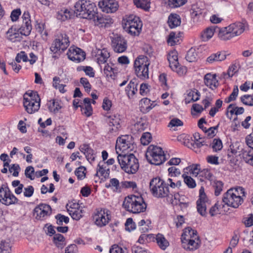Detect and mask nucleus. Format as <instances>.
Here are the masks:
<instances>
[{
  "label": "nucleus",
  "instance_id": "nucleus-1",
  "mask_svg": "<svg viewBox=\"0 0 253 253\" xmlns=\"http://www.w3.org/2000/svg\"><path fill=\"white\" fill-rule=\"evenodd\" d=\"M150 188L153 195L157 198L170 197L176 200L179 197L178 193H174L170 190L164 180L160 177L153 178L150 182Z\"/></svg>",
  "mask_w": 253,
  "mask_h": 253
},
{
  "label": "nucleus",
  "instance_id": "nucleus-2",
  "mask_svg": "<svg viewBox=\"0 0 253 253\" xmlns=\"http://www.w3.org/2000/svg\"><path fill=\"white\" fill-rule=\"evenodd\" d=\"M74 7V12L77 17L91 20L96 15V6L90 0H79L76 3Z\"/></svg>",
  "mask_w": 253,
  "mask_h": 253
},
{
  "label": "nucleus",
  "instance_id": "nucleus-3",
  "mask_svg": "<svg viewBox=\"0 0 253 253\" xmlns=\"http://www.w3.org/2000/svg\"><path fill=\"white\" fill-rule=\"evenodd\" d=\"M123 207L130 212L138 213L144 212L147 206L141 196L131 195L125 198Z\"/></svg>",
  "mask_w": 253,
  "mask_h": 253
},
{
  "label": "nucleus",
  "instance_id": "nucleus-4",
  "mask_svg": "<svg viewBox=\"0 0 253 253\" xmlns=\"http://www.w3.org/2000/svg\"><path fill=\"white\" fill-rule=\"evenodd\" d=\"M242 196H245L244 188L241 187L231 188L224 194L222 202L228 206L237 208L243 202Z\"/></svg>",
  "mask_w": 253,
  "mask_h": 253
},
{
  "label": "nucleus",
  "instance_id": "nucleus-5",
  "mask_svg": "<svg viewBox=\"0 0 253 253\" xmlns=\"http://www.w3.org/2000/svg\"><path fill=\"white\" fill-rule=\"evenodd\" d=\"M118 160L121 168L126 173H135L139 169L138 160L133 154H119Z\"/></svg>",
  "mask_w": 253,
  "mask_h": 253
},
{
  "label": "nucleus",
  "instance_id": "nucleus-6",
  "mask_svg": "<svg viewBox=\"0 0 253 253\" xmlns=\"http://www.w3.org/2000/svg\"><path fill=\"white\" fill-rule=\"evenodd\" d=\"M41 99L36 91L26 92L23 96V105L29 114L38 111L40 107Z\"/></svg>",
  "mask_w": 253,
  "mask_h": 253
},
{
  "label": "nucleus",
  "instance_id": "nucleus-7",
  "mask_svg": "<svg viewBox=\"0 0 253 253\" xmlns=\"http://www.w3.org/2000/svg\"><path fill=\"white\" fill-rule=\"evenodd\" d=\"M147 160L152 164L160 165L164 162L166 158L161 147L150 145L146 153Z\"/></svg>",
  "mask_w": 253,
  "mask_h": 253
},
{
  "label": "nucleus",
  "instance_id": "nucleus-8",
  "mask_svg": "<svg viewBox=\"0 0 253 253\" xmlns=\"http://www.w3.org/2000/svg\"><path fill=\"white\" fill-rule=\"evenodd\" d=\"M147 58L145 56H139L135 59L134 63L135 74L141 80L149 78V63Z\"/></svg>",
  "mask_w": 253,
  "mask_h": 253
},
{
  "label": "nucleus",
  "instance_id": "nucleus-9",
  "mask_svg": "<svg viewBox=\"0 0 253 253\" xmlns=\"http://www.w3.org/2000/svg\"><path fill=\"white\" fill-rule=\"evenodd\" d=\"M136 148L133 137L129 135H123L118 138L116 142V149L118 154V149L125 153V151H133Z\"/></svg>",
  "mask_w": 253,
  "mask_h": 253
},
{
  "label": "nucleus",
  "instance_id": "nucleus-10",
  "mask_svg": "<svg viewBox=\"0 0 253 253\" xmlns=\"http://www.w3.org/2000/svg\"><path fill=\"white\" fill-rule=\"evenodd\" d=\"M69 45V38L65 34H60L52 43L50 50L54 53L58 51L62 52L67 48Z\"/></svg>",
  "mask_w": 253,
  "mask_h": 253
},
{
  "label": "nucleus",
  "instance_id": "nucleus-11",
  "mask_svg": "<svg viewBox=\"0 0 253 253\" xmlns=\"http://www.w3.org/2000/svg\"><path fill=\"white\" fill-rule=\"evenodd\" d=\"M2 185L0 188V193L3 192V194L0 195V201L6 206L15 204L17 203L18 199L11 193L7 186Z\"/></svg>",
  "mask_w": 253,
  "mask_h": 253
},
{
  "label": "nucleus",
  "instance_id": "nucleus-12",
  "mask_svg": "<svg viewBox=\"0 0 253 253\" xmlns=\"http://www.w3.org/2000/svg\"><path fill=\"white\" fill-rule=\"evenodd\" d=\"M66 208L72 218L76 220H79L83 216L84 210L79 204L69 203L66 205Z\"/></svg>",
  "mask_w": 253,
  "mask_h": 253
},
{
  "label": "nucleus",
  "instance_id": "nucleus-13",
  "mask_svg": "<svg viewBox=\"0 0 253 253\" xmlns=\"http://www.w3.org/2000/svg\"><path fill=\"white\" fill-rule=\"evenodd\" d=\"M34 213L36 219L42 220L51 214V208L48 205L41 204L35 208Z\"/></svg>",
  "mask_w": 253,
  "mask_h": 253
},
{
  "label": "nucleus",
  "instance_id": "nucleus-14",
  "mask_svg": "<svg viewBox=\"0 0 253 253\" xmlns=\"http://www.w3.org/2000/svg\"><path fill=\"white\" fill-rule=\"evenodd\" d=\"M68 58L73 61L79 63L84 60L85 53L81 48L75 47H70L67 53Z\"/></svg>",
  "mask_w": 253,
  "mask_h": 253
},
{
  "label": "nucleus",
  "instance_id": "nucleus-15",
  "mask_svg": "<svg viewBox=\"0 0 253 253\" xmlns=\"http://www.w3.org/2000/svg\"><path fill=\"white\" fill-rule=\"evenodd\" d=\"M112 45L115 52L122 53L127 48V43L125 39L121 36L117 35L112 38Z\"/></svg>",
  "mask_w": 253,
  "mask_h": 253
},
{
  "label": "nucleus",
  "instance_id": "nucleus-16",
  "mask_svg": "<svg viewBox=\"0 0 253 253\" xmlns=\"http://www.w3.org/2000/svg\"><path fill=\"white\" fill-rule=\"evenodd\" d=\"M108 211L105 209L98 211L94 215V219L95 224L100 227L106 225L110 220V216Z\"/></svg>",
  "mask_w": 253,
  "mask_h": 253
},
{
  "label": "nucleus",
  "instance_id": "nucleus-17",
  "mask_svg": "<svg viewBox=\"0 0 253 253\" xmlns=\"http://www.w3.org/2000/svg\"><path fill=\"white\" fill-rule=\"evenodd\" d=\"M99 7L106 13H114L118 8V4L115 0H102L98 3Z\"/></svg>",
  "mask_w": 253,
  "mask_h": 253
},
{
  "label": "nucleus",
  "instance_id": "nucleus-18",
  "mask_svg": "<svg viewBox=\"0 0 253 253\" xmlns=\"http://www.w3.org/2000/svg\"><path fill=\"white\" fill-rule=\"evenodd\" d=\"M185 235L187 237L186 239L181 238L182 247L188 251H194L198 249L200 247L201 241L200 239L195 238L189 239V235Z\"/></svg>",
  "mask_w": 253,
  "mask_h": 253
},
{
  "label": "nucleus",
  "instance_id": "nucleus-19",
  "mask_svg": "<svg viewBox=\"0 0 253 253\" xmlns=\"http://www.w3.org/2000/svg\"><path fill=\"white\" fill-rule=\"evenodd\" d=\"M95 25L100 27H108L113 23V19L109 16L98 14L96 12L94 18L92 19Z\"/></svg>",
  "mask_w": 253,
  "mask_h": 253
},
{
  "label": "nucleus",
  "instance_id": "nucleus-20",
  "mask_svg": "<svg viewBox=\"0 0 253 253\" xmlns=\"http://www.w3.org/2000/svg\"><path fill=\"white\" fill-rule=\"evenodd\" d=\"M22 18L23 19V24L20 28V30H21V33L24 36H28L32 30L29 13L28 12H24Z\"/></svg>",
  "mask_w": 253,
  "mask_h": 253
},
{
  "label": "nucleus",
  "instance_id": "nucleus-21",
  "mask_svg": "<svg viewBox=\"0 0 253 253\" xmlns=\"http://www.w3.org/2000/svg\"><path fill=\"white\" fill-rule=\"evenodd\" d=\"M208 200L206 194L199 195V199L197 201V209L198 212L203 216H206L207 214V203Z\"/></svg>",
  "mask_w": 253,
  "mask_h": 253
},
{
  "label": "nucleus",
  "instance_id": "nucleus-22",
  "mask_svg": "<svg viewBox=\"0 0 253 253\" xmlns=\"http://www.w3.org/2000/svg\"><path fill=\"white\" fill-rule=\"evenodd\" d=\"M205 84L212 90L215 89L218 85V82L216 79V74H207L204 77Z\"/></svg>",
  "mask_w": 253,
  "mask_h": 253
},
{
  "label": "nucleus",
  "instance_id": "nucleus-23",
  "mask_svg": "<svg viewBox=\"0 0 253 253\" xmlns=\"http://www.w3.org/2000/svg\"><path fill=\"white\" fill-rule=\"evenodd\" d=\"M228 27L232 38L240 35L245 31V26L241 22L232 24Z\"/></svg>",
  "mask_w": 253,
  "mask_h": 253
},
{
  "label": "nucleus",
  "instance_id": "nucleus-24",
  "mask_svg": "<svg viewBox=\"0 0 253 253\" xmlns=\"http://www.w3.org/2000/svg\"><path fill=\"white\" fill-rule=\"evenodd\" d=\"M21 30L19 33L16 29L10 28L6 32V38L12 42H20L22 39Z\"/></svg>",
  "mask_w": 253,
  "mask_h": 253
},
{
  "label": "nucleus",
  "instance_id": "nucleus-25",
  "mask_svg": "<svg viewBox=\"0 0 253 253\" xmlns=\"http://www.w3.org/2000/svg\"><path fill=\"white\" fill-rule=\"evenodd\" d=\"M75 14L74 10L64 8L58 11L57 18L64 21L73 18Z\"/></svg>",
  "mask_w": 253,
  "mask_h": 253
},
{
  "label": "nucleus",
  "instance_id": "nucleus-26",
  "mask_svg": "<svg viewBox=\"0 0 253 253\" xmlns=\"http://www.w3.org/2000/svg\"><path fill=\"white\" fill-rule=\"evenodd\" d=\"M80 151L84 153L87 160L90 163L95 160V154L93 149H92L88 145L85 144H83L80 147Z\"/></svg>",
  "mask_w": 253,
  "mask_h": 253
},
{
  "label": "nucleus",
  "instance_id": "nucleus-27",
  "mask_svg": "<svg viewBox=\"0 0 253 253\" xmlns=\"http://www.w3.org/2000/svg\"><path fill=\"white\" fill-rule=\"evenodd\" d=\"M138 22H141L139 18L133 15H131L123 21V28H132L138 27Z\"/></svg>",
  "mask_w": 253,
  "mask_h": 253
},
{
  "label": "nucleus",
  "instance_id": "nucleus-28",
  "mask_svg": "<svg viewBox=\"0 0 253 253\" xmlns=\"http://www.w3.org/2000/svg\"><path fill=\"white\" fill-rule=\"evenodd\" d=\"M98 173H100L101 176L104 177L105 178L109 177L110 169L105 162L100 161L98 163L96 175H97Z\"/></svg>",
  "mask_w": 253,
  "mask_h": 253
},
{
  "label": "nucleus",
  "instance_id": "nucleus-29",
  "mask_svg": "<svg viewBox=\"0 0 253 253\" xmlns=\"http://www.w3.org/2000/svg\"><path fill=\"white\" fill-rule=\"evenodd\" d=\"M91 99L85 98L84 99V105L81 106L82 114L86 117H89L92 115V109L90 104Z\"/></svg>",
  "mask_w": 253,
  "mask_h": 253
},
{
  "label": "nucleus",
  "instance_id": "nucleus-30",
  "mask_svg": "<svg viewBox=\"0 0 253 253\" xmlns=\"http://www.w3.org/2000/svg\"><path fill=\"white\" fill-rule=\"evenodd\" d=\"M47 105L49 111L55 114L59 113L62 108V103L58 100H51L47 103Z\"/></svg>",
  "mask_w": 253,
  "mask_h": 253
},
{
  "label": "nucleus",
  "instance_id": "nucleus-31",
  "mask_svg": "<svg viewBox=\"0 0 253 253\" xmlns=\"http://www.w3.org/2000/svg\"><path fill=\"white\" fill-rule=\"evenodd\" d=\"M177 55V52L175 50L171 51L168 54V59L171 69H176V66L178 65Z\"/></svg>",
  "mask_w": 253,
  "mask_h": 253
},
{
  "label": "nucleus",
  "instance_id": "nucleus-32",
  "mask_svg": "<svg viewBox=\"0 0 253 253\" xmlns=\"http://www.w3.org/2000/svg\"><path fill=\"white\" fill-rule=\"evenodd\" d=\"M217 29H219V28L216 26L207 28L201 33V37L202 41L205 42L210 39Z\"/></svg>",
  "mask_w": 253,
  "mask_h": 253
},
{
  "label": "nucleus",
  "instance_id": "nucleus-33",
  "mask_svg": "<svg viewBox=\"0 0 253 253\" xmlns=\"http://www.w3.org/2000/svg\"><path fill=\"white\" fill-rule=\"evenodd\" d=\"M226 56L224 52H217L216 53L211 54L207 59V61L210 63L214 62L222 61L226 59Z\"/></svg>",
  "mask_w": 253,
  "mask_h": 253
},
{
  "label": "nucleus",
  "instance_id": "nucleus-34",
  "mask_svg": "<svg viewBox=\"0 0 253 253\" xmlns=\"http://www.w3.org/2000/svg\"><path fill=\"white\" fill-rule=\"evenodd\" d=\"M156 240L158 246L163 250H165L169 245V241L161 234H158L156 235Z\"/></svg>",
  "mask_w": 253,
  "mask_h": 253
},
{
  "label": "nucleus",
  "instance_id": "nucleus-35",
  "mask_svg": "<svg viewBox=\"0 0 253 253\" xmlns=\"http://www.w3.org/2000/svg\"><path fill=\"white\" fill-rule=\"evenodd\" d=\"M147 124L142 120L137 122L132 126L131 130L134 134L143 131L147 127Z\"/></svg>",
  "mask_w": 253,
  "mask_h": 253
},
{
  "label": "nucleus",
  "instance_id": "nucleus-36",
  "mask_svg": "<svg viewBox=\"0 0 253 253\" xmlns=\"http://www.w3.org/2000/svg\"><path fill=\"white\" fill-rule=\"evenodd\" d=\"M200 93L198 90L193 89L190 90L187 93V98H186V102L190 103V102H195L199 99Z\"/></svg>",
  "mask_w": 253,
  "mask_h": 253
},
{
  "label": "nucleus",
  "instance_id": "nucleus-37",
  "mask_svg": "<svg viewBox=\"0 0 253 253\" xmlns=\"http://www.w3.org/2000/svg\"><path fill=\"white\" fill-rule=\"evenodd\" d=\"M181 23L180 18L177 14H171L168 19V23L170 28H173L180 25Z\"/></svg>",
  "mask_w": 253,
  "mask_h": 253
},
{
  "label": "nucleus",
  "instance_id": "nucleus-38",
  "mask_svg": "<svg viewBox=\"0 0 253 253\" xmlns=\"http://www.w3.org/2000/svg\"><path fill=\"white\" fill-rule=\"evenodd\" d=\"M242 158L246 163L253 166V149L250 148L249 150H244Z\"/></svg>",
  "mask_w": 253,
  "mask_h": 253
},
{
  "label": "nucleus",
  "instance_id": "nucleus-39",
  "mask_svg": "<svg viewBox=\"0 0 253 253\" xmlns=\"http://www.w3.org/2000/svg\"><path fill=\"white\" fill-rule=\"evenodd\" d=\"M165 182L167 184V186L168 187L169 186L172 189L176 188L179 189L181 186V180L177 177H169Z\"/></svg>",
  "mask_w": 253,
  "mask_h": 253
},
{
  "label": "nucleus",
  "instance_id": "nucleus-40",
  "mask_svg": "<svg viewBox=\"0 0 253 253\" xmlns=\"http://www.w3.org/2000/svg\"><path fill=\"white\" fill-rule=\"evenodd\" d=\"M185 233L187 235H189V239H194V238L200 239L199 237L197 235V231L193 230L191 227H188L184 229L181 238L186 239L187 237L185 235Z\"/></svg>",
  "mask_w": 253,
  "mask_h": 253
},
{
  "label": "nucleus",
  "instance_id": "nucleus-41",
  "mask_svg": "<svg viewBox=\"0 0 253 253\" xmlns=\"http://www.w3.org/2000/svg\"><path fill=\"white\" fill-rule=\"evenodd\" d=\"M218 30V37L223 41H226L232 38L231 34L229 32V27L223 28Z\"/></svg>",
  "mask_w": 253,
  "mask_h": 253
},
{
  "label": "nucleus",
  "instance_id": "nucleus-42",
  "mask_svg": "<svg viewBox=\"0 0 253 253\" xmlns=\"http://www.w3.org/2000/svg\"><path fill=\"white\" fill-rule=\"evenodd\" d=\"M137 91V84L131 81L126 89L128 97L129 98L132 97Z\"/></svg>",
  "mask_w": 253,
  "mask_h": 253
},
{
  "label": "nucleus",
  "instance_id": "nucleus-43",
  "mask_svg": "<svg viewBox=\"0 0 253 253\" xmlns=\"http://www.w3.org/2000/svg\"><path fill=\"white\" fill-rule=\"evenodd\" d=\"M133 2L137 7L146 11L149 10L150 7V0H133Z\"/></svg>",
  "mask_w": 253,
  "mask_h": 253
},
{
  "label": "nucleus",
  "instance_id": "nucleus-44",
  "mask_svg": "<svg viewBox=\"0 0 253 253\" xmlns=\"http://www.w3.org/2000/svg\"><path fill=\"white\" fill-rule=\"evenodd\" d=\"M53 242L58 248L61 249H62L66 244L64 236L59 233L54 235Z\"/></svg>",
  "mask_w": 253,
  "mask_h": 253
},
{
  "label": "nucleus",
  "instance_id": "nucleus-45",
  "mask_svg": "<svg viewBox=\"0 0 253 253\" xmlns=\"http://www.w3.org/2000/svg\"><path fill=\"white\" fill-rule=\"evenodd\" d=\"M104 74H106L107 78L114 80L116 77L117 70L113 68L108 64L106 65L104 69Z\"/></svg>",
  "mask_w": 253,
  "mask_h": 253
},
{
  "label": "nucleus",
  "instance_id": "nucleus-46",
  "mask_svg": "<svg viewBox=\"0 0 253 253\" xmlns=\"http://www.w3.org/2000/svg\"><path fill=\"white\" fill-rule=\"evenodd\" d=\"M113 187L114 191L121 192L122 190V182L120 183L119 181L115 178H112L110 180V184L106 187Z\"/></svg>",
  "mask_w": 253,
  "mask_h": 253
},
{
  "label": "nucleus",
  "instance_id": "nucleus-47",
  "mask_svg": "<svg viewBox=\"0 0 253 253\" xmlns=\"http://www.w3.org/2000/svg\"><path fill=\"white\" fill-rule=\"evenodd\" d=\"M142 24L141 22H138V27L132 28H123L126 32L132 36H138L141 31Z\"/></svg>",
  "mask_w": 253,
  "mask_h": 253
},
{
  "label": "nucleus",
  "instance_id": "nucleus-48",
  "mask_svg": "<svg viewBox=\"0 0 253 253\" xmlns=\"http://www.w3.org/2000/svg\"><path fill=\"white\" fill-rule=\"evenodd\" d=\"M11 247L8 241L3 240L0 241V253H10Z\"/></svg>",
  "mask_w": 253,
  "mask_h": 253
},
{
  "label": "nucleus",
  "instance_id": "nucleus-49",
  "mask_svg": "<svg viewBox=\"0 0 253 253\" xmlns=\"http://www.w3.org/2000/svg\"><path fill=\"white\" fill-rule=\"evenodd\" d=\"M97 58V62L99 64H104L106 62L108 58L109 57V53L107 50L103 49L101 51L100 53L98 55Z\"/></svg>",
  "mask_w": 253,
  "mask_h": 253
},
{
  "label": "nucleus",
  "instance_id": "nucleus-50",
  "mask_svg": "<svg viewBox=\"0 0 253 253\" xmlns=\"http://www.w3.org/2000/svg\"><path fill=\"white\" fill-rule=\"evenodd\" d=\"M180 33H178L177 34H176L175 32H171L169 34V38L167 40L168 43L171 46L174 45L179 41V36H178V35Z\"/></svg>",
  "mask_w": 253,
  "mask_h": 253
},
{
  "label": "nucleus",
  "instance_id": "nucleus-51",
  "mask_svg": "<svg viewBox=\"0 0 253 253\" xmlns=\"http://www.w3.org/2000/svg\"><path fill=\"white\" fill-rule=\"evenodd\" d=\"M120 122V119L119 116L112 115L108 117L109 126H117L118 127H121Z\"/></svg>",
  "mask_w": 253,
  "mask_h": 253
},
{
  "label": "nucleus",
  "instance_id": "nucleus-52",
  "mask_svg": "<svg viewBox=\"0 0 253 253\" xmlns=\"http://www.w3.org/2000/svg\"><path fill=\"white\" fill-rule=\"evenodd\" d=\"M181 176L183 178L184 183L188 188H194L196 187V183L195 181L191 176L185 174H182Z\"/></svg>",
  "mask_w": 253,
  "mask_h": 253
},
{
  "label": "nucleus",
  "instance_id": "nucleus-53",
  "mask_svg": "<svg viewBox=\"0 0 253 253\" xmlns=\"http://www.w3.org/2000/svg\"><path fill=\"white\" fill-rule=\"evenodd\" d=\"M212 186L214 190L215 196H218L222 191L223 183L221 181L215 180L212 183Z\"/></svg>",
  "mask_w": 253,
  "mask_h": 253
},
{
  "label": "nucleus",
  "instance_id": "nucleus-54",
  "mask_svg": "<svg viewBox=\"0 0 253 253\" xmlns=\"http://www.w3.org/2000/svg\"><path fill=\"white\" fill-rule=\"evenodd\" d=\"M187 0H168V5L171 8H176L183 5Z\"/></svg>",
  "mask_w": 253,
  "mask_h": 253
},
{
  "label": "nucleus",
  "instance_id": "nucleus-55",
  "mask_svg": "<svg viewBox=\"0 0 253 253\" xmlns=\"http://www.w3.org/2000/svg\"><path fill=\"white\" fill-rule=\"evenodd\" d=\"M197 54L195 50L191 48L188 50L186 56V59L189 62H194L196 60Z\"/></svg>",
  "mask_w": 253,
  "mask_h": 253
},
{
  "label": "nucleus",
  "instance_id": "nucleus-56",
  "mask_svg": "<svg viewBox=\"0 0 253 253\" xmlns=\"http://www.w3.org/2000/svg\"><path fill=\"white\" fill-rule=\"evenodd\" d=\"M241 101L245 105L253 106V95H245L241 97Z\"/></svg>",
  "mask_w": 253,
  "mask_h": 253
},
{
  "label": "nucleus",
  "instance_id": "nucleus-57",
  "mask_svg": "<svg viewBox=\"0 0 253 253\" xmlns=\"http://www.w3.org/2000/svg\"><path fill=\"white\" fill-rule=\"evenodd\" d=\"M239 89L237 85H235L234 87L233 91L230 96L225 100V102L227 103H229L232 101H234L236 99L238 96Z\"/></svg>",
  "mask_w": 253,
  "mask_h": 253
},
{
  "label": "nucleus",
  "instance_id": "nucleus-58",
  "mask_svg": "<svg viewBox=\"0 0 253 253\" xmlns=\"http://www.w3.org/2000/svg\"><path fill=\"white\" fill-rule=\"evenodd\" d=\"M152 139L151 134L149 132H145L142 134L140 141L142 144L147 145L149 144Z\"/></svg>",
  "mask_w": 253,
  "mask_h": 253
},
{
  "label": "nucleus",
  "instance_id": "nucleus-59",
  "mask_svg": "<svg viewBox=\"0 0 253 253\" xmlns=\"http://www.w3.org/2000/svg\"><path fill=\"white\" fill-rule=\"evenodd\" d=\"M169 177H177L178 178L180 177L181 172L179 169L175 167H171L168 169Z\"/></svg>",
  "mask_w": 253,
  "mask_h": 253
},
{
  "label": "nucleus",
  "instance_id": "nucleus-60",
  "mask_svg": "<svg viewBox=\"0 0 253 253\" xmlns=\"http://www.w3.org/2000/svg\"><path fill=\"white\" fill-rule=\"evenodd\" d=\"M222 143L219 139H214L212 142V148L214 152H217L222 148Z\"/></svg>",
  "mask_w": 253,
  "mask_h": 253
},
{
  "label": "nucleus",
  "instance_id": "nucleus-61",
  "mask_svg": "<svg viewBox=\"0 0 253 253\" xmlns=\"http://www.w3.org/2000/svg\"><path fill=\"white\" fill-rule=\"evenodd\" d=\"M56 223L59 225L63 224V222H64L66 224H67L69 222V218L68 217L65 215H62L61 214H58L56 216Z\"/></svg>",
  "mask_w": 253,
  "mask_h": 253
},
{
  "label": "nucleus",
  "instance_id": "nucleus-62",
  "mask_svg": "<svg viewBox=\"0 0 253 253\" xmlns=\"http://www.w3.org/2000/svg\"><path fill=\"white\" fill-rule=\"evenodd\" d=\"M21 60H22L23 62L28 61L27 55L24 51H23L17 53L15 58V61L18 63H20Z\"/></svg>",
  "mask_w": 253,
  "mask_h": 253
},
{
  "label": "nucleus",
  "instance_id": "nucleus-63",
  "mask_svg": "<svg viewBox=\"0 0 253 253\" xmlns=\"http://www.w3.org/2000/svg\"><path fill=\"white\" fill-rule=\"evenodd\" d=\"M20 169V168L18 164H13L8 169L9 172L12 173L13 172L12 175L15 177L18 176Z\"/></svg>",
  "mask_w": 253,
  "mask_h": 253
},
{
  "label": "nucleus",
  "instance_id": "nucleus-64",
  "mask_svg": "<svg viewBox=\"0 0 253 253\" xmlns=\"http://www.w3.org/2000/svg\"><path fill=\"white\" fill-rule=\"evenodd\" d=\"M131 250L133 253H151L148 250L136 245L132 247Z\"/></svg>",
  "mask_w": 253,
  "mask_h": 253
}]
</instances>
